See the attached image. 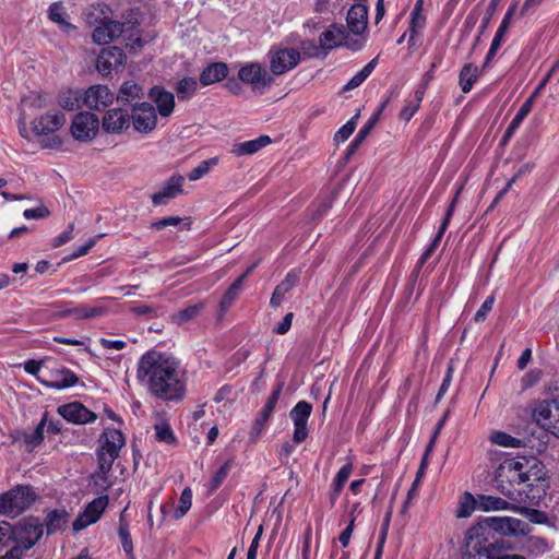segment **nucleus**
Returning <instances> with one entry per match:
<instances>
[{
    "label": "nucleus",
    "instance_id": "obj_57",
    "mask_svg": "<svg viewBox=\"0 0 559 559\" xmlns=\"http://www.w3.org/2000/svg\"><path fill=\"white\" fill-rule=\"evenodd\" d=\"M495 304V297L489 296L487 299L483 302L480 308L476 311L474 316L475 322H484L487 318V314L491 311Z\"/></svg>",
    "mask_w": 559,
    "mask_h": 559
},
{
    "label": "nucleus",
    "instance_id": "obj_41",
    "mask_svg": "<svg viewBox=\"0 0 559 559\" xmlns=\"http://www.w3.org/2000/svg\"><path fill=\"white\" fill-rule=\"evenodd\" d=\"M129 310L136 317H146L148 319L163 314L162 307L148 304H131Z\"/></svg>",
    "mask_w": 559,
    "mask_h": 559
},
{
    "label": "nucleus",
    "instance_id": "obj_46",
    "mask_svg": "<svg viewBox=\"0 0 559 559\" xmlns=\"http://www.w3.org/2000/svg\"><path fill=\"white\" fill-rule=\"evenodd\" d=\"M45 419H43L34 431L24 435V442L28 451L39 445L44 440Z\"/></svg>",
    "mask_w": 559,
    "mask_h": 559
},
{
    "label": "nucleus",
    "instance_id": "obj_24",
    "mask_svg": "<svg viewBox=\"0 0 559 559\" xmlns=\"http://www.w3.org/2000/svg\"><path fill=\"white\" fill-rule=\"evenodd\" d=\"M349 32L356 36H362L368 27V8L362 3L350 7L346 15Z\"/></svg>",
    "mask_w": 559,
    "mask_h": 559
},
{
    "label": "nucleus",
    "instance_id": "obj_35",
    "mask_svg": "<svg viewBox=\"0 0 559 559\" xmlns=\"http://www.w3.org/2000/svg\"><path fill=\"white\" fill-rule=\"evenodd\" d=\"M58 104L66 110H75L83 105V93L78 90H64L58 95Z\"/></svg>",
    "mask_w": 559,
    "mask_h": 559
},
{
    "label": "nucleus",
    "instance_id": "obj_44",
    "mask_svg": "<svg viewBox=\"0 0 559 559\" xmlns=\"http://www.w3.org/2000/svg\"><path fill=\"white\" fill-rule=\"evenodd\" d=\"M198 88V82L193 78H185L177 83L176 92L179 99L190 98Z\"/></svg>",
    "mask_w": 559,
    "mask_h": 559
},
{
    "label": "nucleus",
    "instance_id": "obj_10",
    "mask_svg": "<svg viewBox=\"0 0 559 559\" xmlns=\"http://www.w3.org/2000/svg\"><path fill=\"white\" fill-rule=\"evenodd\" d=\"M99 130V119L96 115L85 111L75 115L71 133L78 141L86 142L93 140Z\"/></svg>",
    "mask_w": 559,
    "mask_h": 559
},
{
    "label": "nucleus",
    "instance_id": "obj_60",
    "mask_svg": "<svg viewBox=\"0 0 559 559\" xmlns=\"http://www.w3.org/2000/svg\"><path fill=\"white\" fill-rule=\"evenodd\" d=\"M25 372L35 376L38 380V377H47V371L41 373V361L29 359L24 362Z\"/></svg>",
    "mask_w": 559,
    "mask_h": 559
},
{
    "label": "nucleus",
    "instance_id": "obj_30",
    "mask_svg": "<svg viewBox=\"0 0 559 559\" xmlns=\"http://www.w3.org/2000/svg\"><path fill=\"white\" fill-rule=\"evenodd\" d=\"M228 74V68L224 62H215L207 66L200 74V82L207 86L221 82Z\"/></svg>",
    "mask_w": 559,
    "mask_h": 559
},
{
    "label": "nucleus",
    "instance_id": "obj_31",
    "mask_svg": "<svg viewBox=\"0 0 559 559\" xmlns=\"http://www.w3.org/2000/svg\"><path fill=\"white\" fill-rule=\"evenodd\" d=\"M143 96L144 90L140 84L134 81H127L120 86L119 93L115 97L120 103L133 106V103L140 100Z\"/></svg>",
    "mask_w": 559,
    "mask_h": 559
},
{
    "label": "nucleus",
    "instance_id": "obj_15",
    "mask_svg": "<svg viewBox=\"0 0 559 559\" xmlns=\"http://www.w3.org/2000/svg\"><path fill=\"white\" fill-rule=\"evenodd\" d=\"M130 118L133 128L141 133L151 132L157 123L155 108L150 103H134Z\"/></svg>",
    "mask_w": 559,
    "mask_h": 559
},
{
    "label": "nucleus",
    "instance_id": "obj_23",
    "mask_svg": "<svg viewBox=\"0 0 559 559\" xmlns=\"http://www.w3.org/2000/svg\"><path fill=\"white\" fill-rule=\"evenodd\" d=\"M123 23L104 17L94 28L93 40L98 45L109 44L123 33Z\"/></svg>",
    "mask_w": 559,
    "mask_h": 559
},
{
    "label": "nucleus",
    "instance_id": "obj_47",
    "mask_svg": "<svg viewBox=\"0 0 559 559\" xmlns=\"http://www.w3.org/2000/svg\"><path fill=\"white\" fill-rule=\"evenodd\" d=\"M202 308H203L202 304L189 306V307L178 311L176 314H174L173 320L175 323H177L179 325L185 324L188 321L195 318L200 313Z\"/></svg>",
    "mask_w": 559,
    "mask_h": 559
},
{
    "label": "nucleus",
    "instance_id": "obj_14",
    "mask_svg": "<svg viewBox=\"0 0 559 559\" xmlns=\"http://www.w3.org/2000/svg\"><path fill=\"white\" fill-rule=\"evenodd\" d=\"M115 94L107 85L95 84L83 92V106L102 111L114 103Z\"/></svg>",
    "mask_w": 559,
    "mask_h": 559
},
{
    "label": "nucleus",
    "instance_id": "obj_37",
    "mask_svg": "<svg viewBox=\"0 0 559 559\" xmlns=\"http://www.w3.org/2000/svg\"><path fill=\"white\" fill-rule=\"evenodd\" d=\"M510 503L499 497L493 496H479L477 499V509L488 512V511H499L509 509Z\"/></svg>",
    "mask_w": 559,
    "mask_h": 559
},
{
    "label": "nucleus",
    "instance_id": "obj_8",
    "mask_svg": "<svg viewBox=\"0 0 559 559\" xmlns=\"http://www.w3.org/2000/svg\"><path fill=\"white\" fill-rule=\"evenodd\" d=\"M270 69L274 75H282L300 61V52L296 48L272 47L269 51Z\"/></svg>",
    "mask_w": 559,
    "mask_h": 559
},
{
    "label": "nucleus",
    "instance_id": "obj_7",
    "mask_svg": "<svg viewBox=\"0 0 559 559\" xmlns=\"http://www.w3.org/2000/svg\"><path fill=\"white\" fill-rule=\"evenodd\" d=\"M36 493L28 486H17L0 495V513L19 515L28 509L35 501Z\"/></svg>",
    "mask_w": 559,
    "mask_h": 559
},
{
    "label": "nucleus",
    "instance_id": "obj_55",
    "mask_svg": "<svg viewBox=\"0 0 559 559\" xmlns=\"http://www.w3.org/2000/svg\"><path fill=\"white\" fill-rule=\"evenodd\" d=\"M444 233H441V227H439V230L437 233V235L435 236V238L432 239V241L430 242V245L428 246V248L424 251V253L420 255L418 262H417V267L418 269H421L423 265L430 259V257L432 255V253L436 251V249L438 248L439 246V242L442 238Z\"/></svg>",
    "mask_w": 559,
    "mask_h": 559
},
{
    "label": "nucleus",
    "instance_id": "obj_52",
    "mask_svg": "<svg viewBox=\"0 0 559 559\" xmlns=\"http://www.w3.org/2000/svg\"><path fill=\"white\" fill-rule=\"evenodd\" d=\"M357 119H358V115L350 118L343 127H341L336 131V133L334 135L335 142H337V143L345 142L353 134V132L355 131V128H356Z\"/></svg>",
    "mask_w": 559,
    "mask_h": 559
},
{
    "label": "nucleus",
    "instance_id": "obj_17",
    "mask_svg": "<svg viewBox=\"0 0 559 559\" xmlns=\"http://www.w3.org/2000/svg\"><path fill=\"white\" fill-rule=\"evenodd\" d=\"M489 441L502 448H530L533 450L537 447L534 442V431H531L530 435L518 433V436L513 437L504 431L493 430L489 435Z\"/></svg>",
    "mask_w": 559,
    "mask_h": 559
},
{
    "label": "nucleus",
    "instance_id": "obj_22",
    "mask_svg": "<svg viewBox=\"0 0 559 559\" xmlns=\"http://www.w3.org/2000/svg\"><path fill=\"white\" fill-rule=\"evenodd\" d=\"M58 413L62 418L67 421L84 425L88 423H93L96 420L97 416L95 413L86 408L80 402H71L64 405H61L58 408Z\"/></svg>",
    "mask_w": 559,
    "mask_h": 559
},
{
    "label": "nucleus",
    "instance_id": "obj_9",
    "mask_svg": "<svg viewBox=\"0 0 559 559\" xmlns=\"http://www.w3.org/2000/svg\"><path fill=\"white\" fill-rule=\"evenodd\" d=\"M238 78L253 91H262L273 83L272 75L258 62L242 66L238 71Z\"/></svg>",
    "mask_w": 559,
    "mask_h": 559
},
{
    "label": "nucleus",
    "instance_id": "obj_49",
    "mask_svg": "<svg viewBox=\"0 0 559 559\" xmlns=\"http://www.w3.org/2000/svg\"><path fill=\"white\" fill-rule=\"evenodd\" d=\"M300 271L292 270L285 278L275 287L282 295L288 294L299 282Z\"/></svg>",
    "mask_w": 559,
    "mask_h": 559
},
{
    "label": "nucleus",
    "instance_id": "obj_19",
    "mask_svg": "<svg viewBox=\"0 0 559 559\" xmlns=\"http://www.w3.org/2000/svg\"><path fill=\"white\" fill-rule=\"evenodd\" d=\"M66 116L59 110H49L32 121V128L37 135H47L60 130L66 123Z\"/></svg>",
    "mask_w": 559,
    "mask_h": 559
},
{
    "label": "nucleus",
    "instance_id": "obj_12",
    "mask_svg": "<svg viewBox=\"0 0 559 559\" xmlns=\"http://www.w3.org/2000/svg\"><path fill=\"white\" fill-rule=\"evenodd\" d=\"M311 412L312 405L307 401H299L289 412V418L294 424L293 441L297 444L308 438V419Z\"/></svg>",
    "mask_w": 559,
    "mask_h": 559
},
{
    "label": "nucleus",
    "instance_id": "obj_42",
    "mask_svg": "<svg viewBox=\"0 0 559 559\" xmlns=\"http://www.w3.org/2000/svg\"><path fill=\"white\" fill-rule=\"evenodd\" d=\"M218 164V157H212L205 160H202L197 167H194L188 174V179L191 181H197L204 176H206L210 170Z\"/></svg>",
    "mask_w": 559,
    "mask_h": 559
},
{
    "label": "nucleus",
    "instance_id": "obj_58",
    "mask_svg": "<svg viewBox=\"0 0 559 559\" xmlns=\"http://www.w3.org/2000/svg\"><path fill=\"white\" fill-rule=\"evenodd\" d=\"M427 464L428 463H426V456H423L421 462H420V466H419L417 475H416V478H415L412 487L408 490V499H414L417 496L420 478H421V476L424 475V473L426 471Z\"/></svg>",
    "mask_w": 559,
    "mask_h": 559
},
{
    "label": "nucleus",
    "instance_id": "obj_64",
    "mask_svg": "<svg viewBox=\"0 0 559 559\" xmlns=\"http://www.w3.org/2000/svg\"><path fill=\"white\" fill-rule=\"evenodd\" d=\"M11 524L7 521L0 522V550L11 540Z\"/></svg>",
    "mask_w": 559,
    "mask_h": 559
},
{
    "label": "nucleus",
    "instance_id": "obj_28",
    "mask_svg": "<svg viewBox=\"0 0 559 559\" xmlns=\"http://www.w3.org/2000/svg\"><path fill=\"white\" fill-rule=\"evenodd\" d=\"M424 11V0H417L412 12L409 19V46L414 45L415 36L421 32L426 27V16L423 13Z\"/></svg>",
    "mask_w": 559,
    "mask_h": 559
},
{
    "label": "nucleus",
    "instance_id": "obj_53",
    "mask_svg": "<svg viewBox=\"0 0 559 559\" xmlns=\"http://www.w3.org/2000/svg\"><path fill=\"white\" fill-rule=\"evenodd\" d=\"M229 469H230V461L225 462L218 468V471L214 474V476L211 480L210 488H209L210 493H213L214 491H216V489L223 484V481L226 479V477L228 475Z\"/></svg>",
    "mask_w": 559,
    "mask_h": 559
},
{
    "label": "nucleus",
    "instance_id": "obj_5",
    "mask_svg": "<svg viewBox=\"0 0 559 559\" xmlns=\"http://www.w3.org/2000/svg\"><path fill=\"white\" fill-rule=\"evenodd\" d=\"M124 445V437L119 429L106 428L99 437L97 459L99 471L105 477L118 459L121 448Z\"/></svg>",
    "mask_w": 559,
    "mask_h": 559
},
{
    "label": "nucleus",
    "instance_id": "obj_26",
    "mask_svg": "<svg viewBox=\"0 0 559 559\" xmlns=\"http://www.w3.org/2000/svg\"><path fill=\"white\" fill-rule=\"evenodd\" d=\"M148 96L156 104L162 117H169L171 115L175 107V97L173 93L163 87L154 86L151 88Z\"/></svg>",
    "mask_w": 559,
    "mask_h": 559
},
{
    "label": "nucleus",
    "instance_id": "obj_20",
    "mask_svg": "<svg viewBox=\"0 0 559 559\" xmlns=\"http://www.w3.org/2000/svg\"><path fill=\"white\" fill-rule=\"evenodd\" d=\"M126 55L118 47L103 49L96 59V69L103 76H108L112 71L122 67Z\"/></svg>",
    "mask_w": 559,
    "mask_h": 559
},
{
    "label": "nucleus",
    "instance_id": "obj_48",
    "mask_svg": "<svg viewBox=\"0 0 559 559\" xmlns=\"http://www.w3.org/2000/svg\"><path fill=\"white\" fill-rule=\"evenodd\" d=\"M192 506V490L190 487H186L179 498L178 507L175 511V518L181 519L191 509Z\"/></svg>",
    "mask_w": 559,
    "mask_h": 559
},
{
    "label": "nucleus",
    "instance_id": "obj_3",
    "mask_svg": "<svg viewBox=\"0 0 559 559\" xmlns=\"http://www.w3.org/2000/svg\"><path fill=\"white\" fill-rule=\"evenodd\" d=\"M11 540L16 545L0 559H21L22 551L31 549L40 539L44 530L38 519L28 518L15 526L11 525Z\"/></svg>",
    "mask_w": 559,
    "mask_h": 559
},
{
    "label": "nucleus",
    "instance_id": "obj_51",
    "mask_svg": "<svg viewBox=\"0 0 559 559\" xmlns=\"http://www.w3.org/2000/svg\"><path fill=\"white\" fill-rule=\"evenodd\" d=\"M22 103L25 107L35 110L43 109L48 105L46 95L39 93L29 94L23 98Z\"/></svg>",
    "mask_w": 559,
    "mask_h": 559
},
{
    "label": "nucleus",
    "instance_id": "obj_40",
    "mask_svg": "<svg viewBox=\"0 0 559 559\" xmlns=\"http://www.w3.org/2000/svg\"><path fill=\"white\" fill-rule=\"evenodd\" d=\"M508 28H509V25H507V22L500 23V26L498 27V29L493 36V39L491 41L489 51L487 52L483 69H486L489 66L492 58L496 56L498 49L501 46L502 38H503L504 34L507 33Z\"/></svg>",
    "mask_w": 559,
    "mask_h": 559
},
{
    "label": "nucleus",
    "instance_id": "obj_39",
    "mask_svg": "<svg viewBox=\"0 0 559 559\" xmlns=\"http://www.w3.org/2000/svg\"><path fill=\"white\" fill-rule=\"evenodd\" d=\"M118 536L120 538L122 548L124 552L127 554L129 559H134L133 555V543L132 538L129 532V525L127 521L124 520L123 515L119 519V528H118Z\"/></svg>",
    "mask_w": 559,
    "mask_h": 559
},
{
    "label": "nucleus",
    "instance_id": "obj_36",
    "mask_svg": "<svg viewBox=\"0 0 559 559\" xmlns=\"http://www.w3.org/2000/svg\"><path fill=\"white\" fill-rule=\"evenodd\" d=\"M68 522V513L64 510H52L45 518L47 534H53L62 530Z\"/></svg>",
    "mask_w": 559,
    "mask_h": 559
},
{
    "label": "nucleus",
    "instance_id": "obj_38",
    "mask_svg": "<svg viewBox=\"0 0 559 559\" xmlns=\"http://www.w3.org/2000/svg\"><path fill=\"white\" fill-rule=\"evenodd\" d=\"M378 64V57L370 60L357 74H355L343 87V91H352L360 86L372 73Z\"/></svg>",
    "mask_w": 559,
    "mask_h": 559
},
{
    "label": "nucleus",
    "instance_id": "obj_27",
    "mask_svg": "<svg viewBox=\"0 0 559 559\" xmlns=\"http://www.w3.org/2000/svg\"><path fill=\"white\" fill-rule=\"evenodd\" d=\"M345 38L346 29L342 25L333 24L320 35L319 41L321 48L330 50L342 46Z\"/></svg>",
    "mask_w": 559,
    "mask_h": 559
},
{
    "label": "nucleus",
    "instance_id": "obj_59",
    "mask_svg": "<svg viewBox=\"0 0 559 559\" xmlns=\"http://www.w3.org/2000/svg\"><path fill=\"white\" fill-rule=\"evenodd\" d=\"M49 210L40 204L39 206L35 207V209H26L24 212H23V216L26 218V219H40V218H45L47 216H49Z\"/></svg>",
    "mask_w": 559,
    "mask_h": 559
},
{
    "label": "nucleus",
    "instance_id": "obj_2",
    "mask_svg": "<svg viewBox=\"0 0 559 559\" xmlns=\"http://www.w3.org/2000/svg\"><path fill=\"white\" fill-rule=\"evenodd\" d=\"M527 457H516L504 460L496 473L497 489L510 500L515 502H524L523 489H519L523 485L524 464Z\"/></svg>",
    "mask_w": 559,
    "mask_h": 559
},
{
    "label": "nucleus",
    "instance_id": "obj_54",
    "mask_svg": "<svg viewBox=\"0 0 559 559\" xmlns=\"http://www.w3.org/2000/svg\"><path fill=\"white\" fill-rule=\"evenodd\" d=\"M269 419V417L259 414L258 417L253 420L251 430L249 432V439L251 442H255L260 438L266 427Z\"/></svg>",
    "mask_w": 559,
    "mask_h": 559
},
{
    "label": "nucleus",
    "instance_id": "obj_43",
    "mask_svg": "<svg viewBox=\"0 0 559 559\" xmlns=\"http://www.w3.org/2000/svg\"><path fill=\"white\" fill-rule=\"evenodd\" d=\"M377 122V115H373L366 123L365 126L358 131L354 140L348 146V154H353L356 148L365 141V139L368 136L370 131L373 129L374 124Z\"/></svg>",
    "mask_w": 559,
    "mask_h": 559
},
{
    "label": "nucleus",
    "instance_id": "obj_4",
    "mask_svg": "<svg viewBox=\"0 0 559 559\" xmlns=\"http://www.w3.org/2000/svg\"><path fill=\"white\" fill-rule=\"evenodd\" d=\"M546 469L544 464L535 457H527L524 464L523 489L524 501L539 500L546 492Z\"/></svg>",
    "mask_w": 559,
    "mask_h": 559
},
{
    "label": "nucleus",
    "instance_id": "obj_6",
    "mask_svg": "<svg viewBox=\"0 0 559 559\" xmlns=\"http://www.w3.org/2000/svg\"><path fill=\"white\" fill-rule=\"evenodd\" d=\"M490 532L483 523L471 527L465 536V550L463 557L474 558L475 555L492 559L501 540L489 539Z\"/></svg>",
    "mask_w": 559,
    "mask_h": 559
},
{
    "label": "nucleus",
    "instance_id": "obj_29",
    "mask_svg": "<svg viewBox=\"0 0 559 559\" xmlns=\"http://www.w3.org/2000/svg\"><path fill=\"white\" fill-rule=\"evenodd\" d=\"M48 17L51 22L58 24L59 28L70 34L76 29V27L68 21V13L61 2H53L48 9Z\"/></svg>",
    "mask_w": 559,
    "mask_h": 559
},
{
    "label": "nucleus",
    "instance_id": "obj_62",
    "mask_svg": "<svg viewBox=\"0 0 559 559\" xmlns=\"http://www.w3.org/2000/svg\"><path fill=\"white\" fill-rule=\"evenodd\" d=\"M420 105L412 102V99L407 100L405 106L400 111V118L403 120H411L413 116L416 114Z\"/></svg>",
    "mask_w": 559,
    "mask_h": 559
},
{
    "label": "nucleus",
    "instance_id": "obj_25",
    "mask_svg": "<svg viewBox=\"0 0 559 559\" xmlns=\"http://www.w3.org/2000/svg\"><path fill=\"white\" fill-rule=\"evenodd\" d=\"M185 178L180 175L171 176L163 186L160 191L152 195V202L154 205H164L169 200L175 199L179 194L183 193L182 185Z\"/></svg>",
    "mask_w": 559,
    "mask_h": 559
},
{
    "label": "nucleus",
    "instance_id": "obj_11",
    "mask_svg": "<svg viewBox=\"0 0 559 559\" xmlns=\"http://www.w3.org/2000/svg\"><path fill=\"white\" fill-rule=\"evenodd\" d=\"M537 423L559 438V397L550 395L549 401L540 403L534 411Z\"/></svg>",
    "mask_w": 559,
    "mask_h": 559
},
{
    "label": "nucleus",
    "instance_id": "obj_16",
    "mask_svg": "<svg viewBox=\"0 0 559 559\" xmlns=\"http://www.w3.org/2000/svg\"><path fill=\"white\" fill-rule=\"evenodd\" d=\"M38 381L55 390H64L76 385L80 381L79 377L66 367L47 370V377H38Z\"/></svg>",
    "mask_w": 559,
    "mask_h": 559
},
{
    "label": "nucleus",
    "instance_id": "obj_45",
    "mask_svg": "<svg viewBox=\"0 0 559 559\" xmlns=\"http://www.w3.org/2000/svg\"><path fill=\"white\" fill-rule=\"evenodd\" d=\"M154 430L158 441L165 442L167 444H174L177 442L176 436L168 423L163 420L155 424Z\"/></svg>",
    "mask_w": 559,
    "mask_h": 559
},
{
    "label": "nucleus",
    "instance_id": "obj_63",
    "mask_svg": "<svg viewBox=\"0 0 559 559\" xmlns=\"http://www.w3.org/2000/svg\"><path fill=\"white\" fill-rule=\"evenodd\" d=\"M366 44L365 38H353L349 36V34L346 32V38L343 40L342 46L346 47L347 49L352 51L360 50Z\"/></svg>",
    "mask_w": 559,
    "mask_h": 559
},
{
    "label": "nucleus",
    "instance_id": "obj_50",
    "mask_svg": "<svg viewBox=\"0 0 559 559\" xmlns=\"http://www.w3.org/2000/svg\"><path fill=\"white\" fill-rule=\"evenodd\" d=\"M283 383H278L277 386L272 391L271 395L269 396L267 401L265 402L262 411L260 412V414L266 416V417H271L278 400H280V396L282 394V390H283Z\"/></svg>",
    "mask_w": 559,
    "mask_h": 559
},
{
    "label": "nucleus",
    "instance_id": "obj_21",
    "mask_svg": "<svg viewBox=\"0 0 559 559\" xmlns=\"http://www.w3.org/2000/svg\"><path fill=\"white\" fill-rule=\"evenodd\" d=\"M131 118L127 110L112 108L106 111L102 119V127L106 133L119 134L130 127Z\"/></svg>",
    "mask_w": 559,
    "mask_h": 559
},
{
    "label": "nucleus",
    "instance_id": "obj_34",
    "mask_svg": "<svg viewBox=\"0 0 559 559\" xmlns=\"http://www.w3.org/2000/svg\"><path fill=\"white\" fill-rule=\"evenodd\" d=\"M479 69L474 63H466L460 71L459 84L463 93H469L478 80Z\"/></svg>",
    "mask_w": 559,
    "mask_h": 559
},
{
    "label": "nucleus",
    "instance_id": "obj_18",
    "mask_svg": "<svg viewBox=\"0 0 559 559\" xmlns=\"http://www.w3.org/2000/svg\"><path fill=\"white\" fill-rule=\"evenodd\" d=\"M483 524L485 527L491 533V531L496 533H500L502 535H520L525 533V522L520 519L514 518H499L492 516L487 518Z\"/></svg>",
    "mask_w": 559,
    "mask_h": 559
},
{
    "label": "nucleus",
    "instance_id": "obj_1",
    "mask_svg": "<svg viewBox=\"0 0 559 559\" xmlns=\"http://www.w3.org/2000/svg\"><path fill=\"white\" fill-rule=\"evenodd\" d=\"M136 379L151 395L163 401H180L186 394V377L180 362L157 350H148L140 357Z\"/></svg>",
    "mask_w": 559,
    "mask_h": 559
},
{
    "label": "nucleus",
    "instance_id": "obj_13",
    "mask_svg": "<svg viewBox=\"0 0 559 559\" xmlns=\"http://www.w3.org/2000/svg\"><path fill=\"white\" fill-rule=\"evenodd\" d=\"M108 496H100L93 499L75 519L72 524L74 532H80L85 527L96 523L105 512L108 506Z\"/></svg>",
    "mask_w": 559,
    "mask_h": 559
},
{
    "label": "nucleus",
    "instance_id": "obj_56",
    "mask_svg": "<svg viewBox=\"0 0 559 559\" xmlns=\"http://www.w3.org/2000/svg\"><path fill=\"white\" fill-rule=\"evenodd\" d=\"M475 508H477V500H475L471 493L466 492L465 500L461 503L456 515L457 518H467L472 514Z\"/></svg>",
    "mask_w": 559,
    "mask_h": 559
},
{
    "label": "nucleus",
    "instance_id": "obj_33",
    "mask_svg": "<svg viewBox=\"0 0 559 559\" xmlns=\"http://www.w3.org/2000/svg\"><path fill=\"white\" fill-rule=\"evenodd\" d=\"M253 266L249 267L242 275H240L227 289V292L224 294L219 307L222 312H226L229 307L234 304L236 300L238 293L241 288L242 283L245 282L246 277L252 272Z\"/></svg>",
    "mask_w": 559,
    "mask_h": 559
},
{
    "label": "nucleus",
    "instance_id": "obj_32",
    "mask_svg": "<svg viewBox=\"0 0 559 559\" xmlns=\"http://www.w3.org/2000/svg\"><path fill=\"white\" fill-rule=\"evenodd\" d=\"M270 143V136L261 135L254 140L234 144L231 148V154H234L235 156L252 155Z\"/></svg>",
    "mask_w": 559,
    "mask_h": 559
},
{
    "label": "nucleus",
    "instance_id": "obj_61",
    "mask_svg": "<svg viewBox=\"0 0 559 559\" xmlns=\"http://www.w3.org/2000/svg\"><path fill=\"white\" fill-rule=\"evenodd\" d=\"M102 235L88 239L84 245L78 247L73 253L70 255L69 260L78 259L80 257L85 255L97 242V239L100 238Z\"/></svg>",
    "mask_w": 559,
    "mask_h": 559
}]
</instances>
